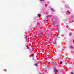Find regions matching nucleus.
Here are the masks:
<instances>
[{"label":"nucleus","mask_w":74,"mask_h":74,"mask_svg":"<svg viewBox=\"0 0 74 74\" xmlns=\"http://www.w3.org/2000/svg\"><path fill=\"white\" fill-rule=\"evenodd\" d=\"M60 64H62L63 63V62H62V61H60Z\"/></svg>","instance_id":"7"},{"label":"nucleus","mask_w":74,"mask_h":74,"mask_svg":"<svg viewBox=\"0 0 74 74\" xmlns=\"http://www.w3.org/2000/svg\"><path fill=\"white\" fill-rule=\"evenodd\" d=\"M26 47H27V49H29V47H28V46H26Z\"/></svg>","instance_id":"10"},{"label":"nucleus","mask_w":74,"mask_h":74,"mask_svg":"<svg viewBox=\"0 0 74 74\" xmlns=\"http://www.w3.org/2000/svg\"><path fill=\"white\" fill-rule=\"evenodd\" d=\"M57 40H56V41H57Z\"/></svg>","instance_id":"17"},{"label":"nucleus","mask_w":74,"mask_h":74,"mask_svg":"<svg viewBox=\"0 0 74 74\" xmlns=\"http://www.w3.org/2000/svg\"><path fill=\"white\" fill-rule=\"evenodd\" d=\"M71 74H73V72H71Z\"/></svg>","instance_id":"15"},{"label":"nucleus","mask_w":74,"mask_h":74,"mask_svg":"<svg viewBox=\"0 0 74 74\" xmlns=\"http://www.w3.org/2000/svg\"><path fill=\"white\" fill-rule=\"evenodd\" d=\"M59 32H58L57 33V34L56 35V37H58V36H59Z\"/></svg>","instance_id":"4"},{"label":"nucleus","mask_w":74,"mask_h":74,"mask_svg":"<svg viewBox=\"0 0 74 74\" xmlns=\"http://www.w3.org/2000/svg\"><path fill=\"white\" fill-rule=\"evenodd\" d=\"M60 38V37H59V38Z\"/></svg>","instance_id":"20"},{"label":"nucleus","mask_w":74,"mask_h":74,"mask_svg":"<svg viewBox=\"0 0 74 74\" xmlns=\"http://www.w3.org/2000/svg\"><path fill=\"white\" fill-rule=\"evenodd\" d=\"M67 12H69V14H70V12H69V11H67Z\"/></svg>","instance_id":"8"},{"label":"nucleus","mask_w":74,"mask_h":74,"mask_svg":"<svg viewBox=\"0 0 74 74\" xmlns=\"http://www.w3.org/2000/svg\"><path fill=\"white\" fill-rule=\"evenodd\" d=\"M55 44H56V42H55Z\"/></svg>","instance_id":"14"},{"label":"nucleus","mask_w":74,"mask_h":74,"mask_svg":"<svg viewBox=\"0 0 74 74\" xmlns=\"http://www.w3.org/2000/svg\"><path fill=\"white\" fill-rule=\"evenodd\" d=\"M52 16L51 15H49L47 16V18H50Z\"/></svg>","instance_id":"2"},{"label":"nucleus","mask_w":74,"mask_h":74,"mask_svg":"<svg viewBox=\"0 0 74 74\" xmlns=\"http://www.w3.org/2000/svg\"><path fill=\"white\" fill-rule=\"evenodd\" d=\"M44 0H40V1H43Z\"/></svg>","instance_id":"11"},{"label":"nucleus","mask_w":74,"mask_h":74,"mask_svg":"<svg viewBox=\"0 0 74 74\" xmlns=\"http://www.w3.org/2000/svg\"><path fill=\"white\" fill-rule=\"evenodd\" d=\"M51 10L52 11H54V10L52 8H51Z\"/></svg>","instance_id":"6"},{"label":"nucleus","mask_w":74,"mask_h":74,"mask_svg":"<svg viewBox=\"0 0 74 74\" xmlns=\"http://www.w3.org/2000/svg\"><path fill=\"white\" fill-rule=\"evenodd\" d=\"M70 48H71V49H73V48H74V47H73L72 46H70Z\"/></svg>","instance_id":"3"},{"label":"nucleus","mask_w":74,"mask_h":74,"mask_svg":"<svg viewBox=\"0 0 74 74\" xmlns=\"http://www.w3.org/2000/svg\"><path fill=\"white\" fill-rule=\"evenodd\" d=\"M73 44H74V42H73Z\"/></svg>","instance_id":"18"},{"label":"nucleus","mask_w":74,"mask_h":74,"mask_svg":"<svg viewBox=\"0 0 74 74\" xmlns=\"http://www.w3.org/2000/svg\"><path fill=\"white\" fill-rule=\"evenodd\" d=\"M25 38H26V40H27V36H26Z\"/></svg>","instance_id":"12"},{"label":"nucleus","mask_w":74,"mask_h":74,"mask_svg":"<svg viewBox=\"0 0 74 74\" xmlns=\"http://www.w3.org/2000/svg\"><path fill=\"white\" fill-rule=\"evenodd\" d=\"M41 14H38V17H40V16H41Z\"/></svg>","instance_id":"5"},{"label":"nucleus","mask_w":74,"mask_h":74,"mask_svg":"<svg viewBox=\"0 0 74 74\" xmlns=\"http://www.w3.org/2000/svg\"><path fill=\"white\" fill-rule=\"evenodd\" d=\"M35 65L36 66H37V64H35Z\"/></svg>","instance_id":"9"},{"label":"nucleus","mask_w":74,"mask_h":74,"mask_svg":"<svg viewBox=\"0 0 74 74\" xmlns=\"http://www.w3.org/2000/svg\"><path fill=\"white\" fill-rule=\"evenodd\" d=\"M54 72H58V71L56 70V69H54Z\"/></svg>","instance_id":"1"},{"label":"nucleus","mask_w":74,"mask_h":74,"mask_svg":"<svg viewBox=\"0 0 74 74\" xmlns=\"http://www.w3.org/2000/svg\"><path fill=\"white\" fill-rule=\"evenodd\" d=\"M41 74V73H40V74Z\"/></svg>","instance_id":"19"},{"label":"nucleus","mask_w":74,"mask_h":74,"mask_svg":"<svg viewBox=\"0 0 74 74\" xmlns=\"http://www.w3.org/2000/svg\"><path fill=\"white\" fill-rule=\"evenodd\" d=\"M73 21H72V22H73Z\"/></svg>","instance_id":"16"},{"label":"nucleus","mask_w":74,"mask_h":74,"mask_svg":"<svg viewBox=\"0 0 74 74\" xmlns=\"http://www.w3.org/2000/svg\"><path fill=\"white\" fill-rule=\"evenodd\" d=\"M70 34H71V33H69V36H70Z\"/></svg>","instance_id":"13"}]
</instances>
